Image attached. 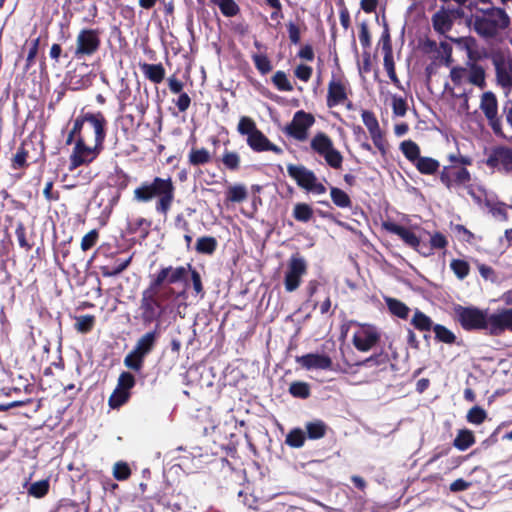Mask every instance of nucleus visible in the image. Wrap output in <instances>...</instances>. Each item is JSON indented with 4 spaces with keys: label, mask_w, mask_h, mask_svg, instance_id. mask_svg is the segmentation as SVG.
Listing matches in <instances>:
<instances>
[{
    "label": "nucleus",
    "mask_w": 512,
    "mask_h": 512,
    "mask_svg": "<svg viewBox=\"0 0 512 512\" xmlns=\"http://www.w3.org/2000/svg\"><path fill=\"white\" fill-rule=\"evenodd\" d=\"M185 278L184 268L163 266L155 274L150 275L148 286L142 291L139 301V319L147 327L160 324L166 314V303L184 294L176 292L173 285Z\"/></svg>",
    "instance_id": "obj_1"
},
{
    "label": "nucleus",
    "mask_w": 512,
    "mask_h": 512,
    "mask_svg": "<svg viewBox=\"0 0 512 512\" xmlns=\"http://www.w3.org/2000/svg\"><path fill=\"white\" fill-rule=\"evenodd\" d=\"M454 320L467 332L486 331L491 336H499L506 330L512 332V308L488 314L476 306L457 304L453 308Z\"/></svg>",
    "instance_id": "obj_2"
},
{
    "label": "nucleus",
    "mask_w": 512,
    "mask_h": 512,
    "mask_svg": "<svg viewBox=\"0 0 512 512\" xmlns=\"http://www.w3.org/2000/svg\"><path fill=\"white\" fill-rule=\"evenodd\" d=\"M176 187L170 176L153 177L140 183L133 191V200L137 203H150L155 200V211L167 216L175 199Z\"/></svg>",
    "instance_id": "obj_3"
},
{
    "label": "nucleus",
    "mask_w": 512,
    "mask_h": 512,
    "mask_svg": "<svg viewBox=\"0 0 512 512\" xmlns=\"http://www.w3.org/2000/svg\"><path fill=\"white\" fill-rule=\"evenodd\" d=\"M474 31L485 39H493L511 23L506 11L499 7L477 8L469 19Z\"/></svg>",
    "instance_id": "obj_4"
},
{
    "label": "nucleus",
    "mask_w": 512,
    "mask_h": 512,
    "mask_svg": "<svg viewBox=\"0 0 512 512\" xmlns=\"http://www.w3.org/2000/svg\"><path fill=\"white\" fill-rule=\"evenodd\" d=\"M100 47V29L83 28L78 32L76 36L73 58L81 60L92 57L99 51Z\"/></svg>",
    "instance_id": "obj_5"
},
{
    "label": "nucleus",
    "mask_w": 512,
    "mask_h": 512,
    "mask_svg": "<svg viewBox=\"0 0 512 512\" xmlns=\"http://www.w3.org/2000/svg\"><path fill=\"white\" fill-rule=\"evenodd\" d=\"M311 149L319 156L323 157L326 164L339 170L342 168L343 156L339 150L334 147L332 139L324 132H318L310 142Z\"/></svg>",
    "instance_id": "obj_6"
},
{
    "label": "nucleus",
    "mask_w": 512,
    "mask_h": 512,
    "mask_svg": "<svg viewBox=\"0 0 512 512\" xmlns=\"http://www.w3.org/2000/svg\"><path fill=\"white\" fill-rule=\"evenodd\" d=\"M103 150L104 145L94 142L93 146H88L85 137H79L69 156V170L74 171L81 166H88L97 159Z\"/></svg>",
    "instance_id": "obj_7"
},
{
    "label": "nucleus",
    "mask_w": 512,
    "mask_h": 512,
    "mask_svg": "<svg viewBox=\"0 0 512 512\" xmlns=\"http://www.w3.org/2000/svg\"><path fill=\"white\" fill-rule=\"evenodd\" d=\"M287 172L296 184L307 192L317 195L326 193V187L318 181L316 174L304 165L288 164Z\"/></svg>",
    "instance_id": "obj_8"
},
{
    "label": "nucleus",
    "mask_w": 512,
    "mask_h": 512,
    "mask_svg": "<svg viewBox=\"0 0 512 512\" xmlns=\"http://www.w3.org/2000/svg\"><path fill=\"white\" fill-rule=\"evenodd\" d=\"M307 261L299 255L293 254L287 263V270L284 275V287L286 292H294L302 282V277L307 274Z\"/></svg>",
    "instance_id": "obj_9"
},
{
    "label": "nucleus",
    "mask_w": 512,
    "mask_h": 512,
    "mask_svg": "<svg viewBox=\"0 0 512 512\" xmlns=\"http://www.w3.org/2000/svg\"><path fill=\"white\" fill-rule=\"evenodd\" d=\"M480 109L485 115L488 125L492 129L493 133L498 137H505L502 120L498 115V101L493 92H485L481 96Z\"/></svg>",
    "instance_id": "obj_10"
},
{
    "label": "nucleus",
    "mask_w": 512,
    "mask_h": 512,
    "mask_svg": "<svg viewBox=\"0 0 512 512\" xmlns=\"http://www.w3.org/2000/svg\"><path fill=\"white\" fill-rule=\"evenodd\" d=\"M441 183L449 190L466 187L471 181V174L465 168L455 164L444 166L440 172Z\"/></svg>",
    "instance_id": "obj_11"
},
{
    "label": "nucleus",
    "mask_w": 512,
    "mask_h": 512,
    "mask_svg": "<svg viewBox=\"0 0 512 512\" xmlns=\"http://www.w3.org/2000/svg\"><path fill=\"white\" fill-rule=\"evenodd\" d=\"M315 118L303 110L295 112L292 121L285 127L284 132L298 141H305L308 130L314 124Z\"/></svg>",
    "instance_id": "obj_12"
},
{
    "label": "nucleus",
    "mask_w": 512,
    "mask_h": 512,
    "mask_svg": "<svg viewBox=\"0 0 512 512\" xmlns=\"http://www.w3.org/2000/svg\"><path fill=\"white\" fill-rule=\"evenodd\" d=\"M361 118L369 131L374 146L378 149L380 154L385 157L388 151V144L374 112L370 110H363Z\"/></svg>",
    "instance_id": "obj_13"
},
{
    "label": "nucleus",
    "mask_w": 512,
    "mask_h": 512,
    "mask_svg": "<svg viewBox=\"0 0 512 512\" xmlns=\"http://www.w3.org/2000/svg\"><path fill=\"white\" fill-rule=\"evenodd\" d=\"M349 84L343 77L332 76L328 83L326 105L328 108H334L344 105L348 101Z\"/></svg>",
    "instance_id": "obj_14"
},
{
    "label": "nucleus",
    "mask_w": 512,
    "mask_h": 512,
    "mask_svg": "<svg viewBox=\"0 0 512 512\" xmlns=\"http://www.w3.org/2000/svg\"><path fill=\"white\" fill-rule=\"evenodd\" d=\"M382 226L384 230L397 235L407 246L413 248L419 253H421L423 247H426V244L422 243L420 238L409 228L392 221H385Z\"/></svg>",
    "instance_id": "obj_15"
},
{
    "label": "nucleus",
    "mask_w": 512,
    "mask_h": 512,
    "mask_svg": "<svg viewBox=\"0 0 512 512\" xmlns=\"http://www.w3.org/2000/svg\"><path fill=\"white\" fill-rule=\"evenodd\" d=\"M485 163L490 168L512 173V149L504 146L493 148Z\"/></svg>",
    "instance_id": "obj_16"
},
{
    "label": "nucleus",
    "mask_w": 512,
    "mask_h": 512,
    "mask_svg": "<svg viewBox=\"0 0 512 512\" xmlns=\"http://www.w3.org/2000/svg\"><path fill=\"white\" fill-rule=\"evenodd\" d=\"M380 340V334L373 327L363 328L353 335V345L361 352H367Z\"/></svg>",
    "instance_id": "obj_17"
},
{
    "label": "nucleus",
    "mask_w": 512,
    "mask_h": 512,
    "mask_svg": "<svg viewBox=\"0 0 512 512\" xmlns=\"http://www.w3.org/2000/svg\"><path fill=\"white\" fill-rule=\"evenodd\" d=\"M85 120L92 127L94 132V142L104 145L107 135L108 121L101 111L86 112Z\"/></svg>",
    "instance_id": "obj_18"
},
{
    "label": "nucleus",
    "mask_w": 512,
    "mask_h": 512,
    "mask_svg": "<svg viewBox=\"0 0 512 512\" xmlns=\"http://www.w3.org/2000/svg\"><path fill=\"white\" fill-rule=\"evenodd\" d=\"M160 335V324H155L153 329L145 332L138 338L134 348L147 357L155 349Z\"/></svg>",
    "instance_id": "obj_19"
},
{
    "label": "nucleus",
    "mask_w": 512,
    "mask_h": 512,
    "mask_svg": "<svg viewBox=\"0 0 512 512\" xmlns=\"http://www.w3.org/2000/svg\"><path fill=\"white\" fill-rule=\"evenodd\" d=\"M247 145L254 151V152H264V151H271L275 154H282L283 149L274 143H272L261 130L255 131L254 134L249 135L247 137Z\"/></svg>",
    "instance_id": "obj_20"
},
{
    "label": "nucleus",
    "mask_w": 512,
    "mask_h": 512,
    "mask_svg": "<svg viewBox=\"0 0 512 512\" xmlns=\"http://www.w3.org/2000/svg\"><path fill=\"white\" fill-rule=\"evenodd\" d=\"M296 361L308 370H331L333 365L332 359L325 354L308 353L301 357H297Z\"/></svg>",
    "instance_id": "obj_21"
},
{
    "label": "nucleus",
    "mask_w": 512,
    "mask_h": 512,
    "mask_svg": "<svg viewBox=\"0 0 512 512\" xmlns=\"http://www.w3.org/2000/svg\"><path fill=\"white\" fill-rule=\"evenodd\" d=\"M28 158L29 151L26 148V142H22L10 160L11 169L17 171L15 174L16 179H21L25 175L26 170L30 167Z\"/></svg>",
    "instance_id": "obj_22"
},
{
    "label": "nucleus",
    "mask_w": 512,
    "mask_h": 512,
    "mask_svg": "<svg viewBox=\"0 0 512 512\" xmlns=\"http://www.w3.org/2000/svg\"><path fill=\"white\" fill-rule=\"evenodd\" d=\"M109 185L117 189L116 195L111 199L110 204L116 205L121 197L122 191L127 189L130 183V176L122 169H115L109 176Z\"/></svg>",
    "instance_id": "obj_23"
},
{
    "label": "nucleus",
    "mask_w": 512,
    "mask_h": 512,
    "mask_svg": "<svg viewBox=\"0 0 512 512\" xmlns=\"http://www.w3.org/2000/svg\"><path fill=\"white\" fill-rule=\"evenodd\" d=\"M132 255L122 259L113 257L109 263L99 266V270L103 277H114L126 270L132 262Z\"/></svg>",
    "instance_id": "obj_24"
},
{
    "label": "nucleus",
    "mask_w": 512,
    "mask_h": 512,
    "mask_svg": "<svg viewBox=\"0 0 512 512\" xmlns=\"http://www.w3.org/2000/svg\"><path fill=\"white\" fill-rule=\"evenodd\" d=\"M95 75L92 73L79 74L77 71L68 73L67 85L73 91H81L88 89L93 84Z\"/></svg>",
    "instance_id": "obj_25"
},
{
    "label": "nucleus",
    "mask_w": 512,
    "mask_h": 512,
    "mask_svg": "<svg viewBox=\"0 0 512 512\" xmlns=\"http://www.w3.org/2000/svg\"><path fill=\"white\" fill-rule=\"evenodd\" d=\"M139 68L146 79L154 84H160L165 79V68L161 63L149 64L146 62L139 63Z\"/></svg>",
    "instance_id": "obj_26"
},
{
    "label": "nucleus",
    "mask_w": 512,
    "mask_h": 512,
    "mask_svg": "<svg viewBox=\"0 0 512 512\" xmlns=\"http://www.w3.org/2000/svg\"><path fill=\"white\" fill-rule=\"evenodd\" d=\"M176 268H184L185 270V278L180 280L178 283H184L187 285L188 275L190 274L192 287L195 295H199L201 298L204 297L205 291L202 283V278L200 273L192 267L191 264H186V266H177Z\"/></svg>",
    "instance_id": "obj_27"
},
{
    "label": "nucleus",
    "mask_w": 512,
    "mask_h": 512,
    "mask_svg": "<svg viewBox=\"0 0 512 512\" xmlns=\"http://www.w3.org/2000/svg\"><path fill=\"white\" fill-rule=\"evenodd\" d=\"M432 24L436 32L445 34L452 29L453 20L446 11L440 10L432 16Z\"/></svg>",
    "instance_id": "obj_28"
},
{
    "label": "nucleus",
    "mask_w": 512,
    "mask_h": 512,
    "mask_svg": "<svg viewBox=\"0 0 512 512\" xmlns=\"http://www.w3.org/2000/svg\"><path fill=\"white\" fill-rule=\"evenodd\" d=\"M467 65L469 67L468 82L483 89L486 86L484 68L477 64L476 61H470Z\"/></svg>",
    "instance_id": "obj_29"
},
{
    "label": "nucleus",
    "mask_w": 512,
    "mask_h": 512,
    "mask_svg": "<svg viewBox=\"0 0 512 512\" xmlns=\"http://www.w3.org/2000/svg\"><path fill=\"white\" fill-rule=\"evenodd\" d=\"M413 165L423 175H434L440 168L439 161L428 156H420Z\"/></svg>",
    "instance_id": "obj_30"
},
{
    "label": "nucleus",
    "mask_w": 512,
    "mask_h": 512,
    "mask_svg": "<svg viewBox=\"0 0 512 512\" xmlns=\"http://www.w3.org/2000/svg\"><path fill=\"white\" fill-rule=\"evenodd\" d=\"M476 442L474 433L469 429H460L453 440V446L459 451H465Z\"/></svg>",
    "instance_id": "obj_31"
},
{
    "label": "nucleus",
    "mask_w": 512,
    "mask_h": 512,
    "mask_svg": "<svg viewBox=\"0 0 512 512\" xmlns=\"http://www.w3.org/2000/svg\"><path fill=\"white\" fill-rule=\"evenodd\" d=\"M306 437L310 440H319L323 438L328 430L327 424L320 419L307 422L305 425Z\"/></svg>",
    "instance_id": "obj_32"
},
{
    "label": "nucleus",
    "mask_w": 512,
    "mask_h": 512,
    "mask_svg": "<svg viewBox=\"0 0 512 512\" xmlns=\"http://www.w3.org/2000/svg\"><path fill=\"white\" fill-rule=\"evenodd\" d=\"M212 161L211 153L204 147H192L188 154V163L191 166H202Z\"/></svg>",
    "instance_id": "obj_33"
},
{
    "label": "nucleus",
    "mask_w": 512,
    "mask_h": 512,
    "mask_svg": "<svg viewBox=\"0 0 512 512\" xmlns=\"http://www.w3.org/2000/svg\"><path fill=\"white\" fill-rule=\"evenodd\" d=\"M385 303L389 312L393 316L403 320H406L409 317L410 308L401 300L392 297H386Z\"/></svg>",
    "instance_id": "obj_34"
},
{
    "label": "nucleus",
    "mask_w": 512,
    "mask_h": 512,
    "mask_svg": "<svg viewBox=\"0 0 512 512\" xmlns=\"http://www.w3.org/2000/svg\"><path fill=\"white\" fill-rule=\"evenodd\" d=\"M330 197L333 204L341 209H350L352 207V200L350 196L338 187H330Z\"/></svg>",
    "instance_id": "obj_35"
},
{
    "label": "nucleus",
    "mask_w": 512,
    "mask_h": 512,
    "mask_svg": "<svg viewBox=\"0 0 512 512\" xmlns=\"http://www.w3.org/2000/svg\"><path fill=\"white\" fill-rule=\"evenodd\" d=\"M151 222L143 217H138L128 223L127 231L130 234H139L141 239H145L149 234Z\"/></svg>",
    "instance_id": "obj_36"
},
{
    "label": "nucleus",
    "mask_w": 512,
    "mask_h": 512,
    "mask_svg": "<svg viewBox=\"0 0 512 512\" xmlns=\"http://www.w3.org/2000/svg\"><path fill=\"white\" fill-rule=\"evenodd\" d=\"M448 245V240L444 234L441 232H434L430 236V244L423 247L421 254L424 256H429L436 249H445Z\"/></svg>",
    "instance_id": "obj_37"
},
{
    "label": "nucleus",
    "mask_w": 512,
    "mask_h": 512,
    "mask_svg": "<svg viewBox=\"0 0 512 512\" xmlns=\"http://www.w3.org/2000/svg\"><path fill=\"white\" fill-rule=\"evenodd\" d=\"M411 324L420 332H429L433 329L435 324H433L432 319L426 315L424 312L420 310H416L412 319Z\"/></svg>",
    "instance_id": "obj_38"
},
{
    "label": "nucleus",
    "mask_w": 512,
    "mask_h": 512,
    "mask_svg": "<svg viewBox=\"0 0 512 512\" xmlns=\"http://www.w3.org/2000/svg\"><path fill=\"white\" fill-rule=\"evenodd\" d=\"M218 246V242L215 237L202 236L197 239L195 250L199 254L212 255Z\"/></svg>",
    "instance_id": "obj_39"
},
{
    "label": "nucleus",
    "mask_w": 512,
    "mask_h": 512,
    "mask_svg": "<svg viewBox=\"0 0 512 512\" xmlns=\"http://www.w3.org/2000/svg\"><path fill=\"white\" fill-rule=\"evenodd\" d=\"M145 358L146 357L143 354L133 347V349L125 356L124 365L130 370L139 372L144 366Z\"/></svg>",
    "instance_id": "obj_40"
},
{
    "label": "nucleus",
    "mask_w": 512,
    "mask_h": 512,
    "mask_svg": "<svg viewBox=\"0 0 512 512\" xmlns=\"http://www.w3.org/2000/svg\"><path fill=\"white\" fill-rule=\"evenodd\" d=\"M306 433L299 427L291 429L285 438V444L291 448H301L306 441Z\"/></svg>",
    "instance_id": "obj_41"
},
{
    "label": "nucleus",
    "mask_w": 512,
    "mask_h": 512,
    "mask_svg": "<svg viewBox=\"0 0 512 512\" xmlns=\"http://www.w3.org/2000/svg\"><path fill=\"white\" fill-rule=\"evenodd\" d=\"M219 160L225 169L229 171H237L240 169L241 157L236 151L225 149Z\"/></svg>",
    "instance_id": "obj_42"
},
{
    "label": "nucleus",
    "mask_w": 512,
    "mask_h": 512,
    "mask_svg": "<svg viewBox=\"0 0 512 512\" xmlns=\"http://www.w3.org/2000/svg\"><path fill=\"white\" fill-rule=\"evenodd\" d=\"M314 215L313 208L307 203H296L293 208L292 216L298 222L307 223L312 220Z\"/></svg>",
    "instance_id": "obj_43"
},
{
    "label": "nucleus",
    "mask_w": 512,
    "mask_h": 512,
    "mask_svg": "<svg viewBox=\"0 0 512 512\" xmlns=\"http://www.w3.org/2000/svg\"><path fill=\"white\" fill-rule=\"evenodd\" d=\"M400 150L408 161L414 164L420 155V147L412 140H405L400 144Z\"/></svg>",
    "instance_id": "obj_44"
},
{
    "label": "nucleus",
    "mask_w": 512,
    "mask_h": 512,
    "mask_svg": "<svg viewBox=\"0 0 512 512\" xmlns=\"http://www.w3.org/2000/svg\"><path fill=\"white\" fill-rule=\"evenodd\" d=\"M289 393L298 399H307L311 395V387L309 383L304 381H294L289 386Z\"/></svg>",
    "instance_id": "obj_45"
},
{
    "label": "nucleus",
    "mask_w": 512,
    "mask_h": 512,
    "mask_svg": "<svg viewBox=\"0 0 512 512\" xmlns=\"http://www.w3.org/2000/svg\"><path fill=\"white\" fill-rule=\"evenodd\" d=\"M210 2L217 5L225 17H234L240 12V8L234 0H210Z\"/></svg>",
    "instance_id": "obj_46"
},
{
    "label": "nucleus",
    "mask_w": 512,
    "mask_h": 512,
    "mask_svg": "<svg viewBox=\"0 0 512 512\" xmlns=\"http://www.w3.org/2000/svg\"><path fill=\"white\" fill-rule=\"evenodd\" d=\"M248 197L247 189L242 184L230 186L226 192V198L233 203H241Z\"/></svg>",
    "instance_id": "obj_47"
},
{
    "label": "nucleus",
    "mask_w": 512,
    "mask_h": 512,
    "mask_svg": "<svg viewBox=\"0 0 512 512\" xmlns=\"http://www.w3.org/2000/svg\"><path fill=\"white\" fill-rule=\"evenodd\" d=\"M435 333V340L445 344H454L456 341L455 334L447 327L441 324H435L432 329Z\"/></svg>",
    "instance_id": "obj_48"
},
{
    "label": "nucleus",
    "mask_w": 512,
    "mask_h": 512,
    "mask_svg": "<svg viewBox=\"0 0 512 512\" xmlns=\"http://www.w3.org/2000/svg\"><path fill=\"white\" fill-rule=\"evenodd\" d=\"M50 483L49 480L44 479L37 482L32 483L29 488L27 489V492L30 496L34 498H43L46 496L49 492Z\"/></svg>",
    "instance_id": "obj_49"
},
{
    "label": "nucleus",
    "mask_w": 512,
    "mask_h": 512,
    "mask_svg": "<svg viewBox=\"0 0 512 512\" xmlns=\"http://www.w3.org/2000/svg\"><path fill=\"white\" fill-rule=\"evenodd\" d=\"M457 43L463 44L470 61H478L480 59V54L477 50V41L473 37L460 38L457 40Z\"/></svg>",
    "instance_id": "obj_50"
},
{
    "label": "nucleus",
    "mask_w": 512,
    "mask_h": 512,
    "mask_svg": "<svg viewBox=\"0 0 512 512\" xmlns=\"http://www.w3.org/2000/svg\"><path fill=\"white\" fill-rule=\"evenodd\" d=\"M383 62H384V67L388 73V76L391 80V82L399 87L400 86V80L396 74V70H395V63H394V59H393V51L389 49V51H387V53L384 54V59H383Z\"/></svg>",
    "instance_id": "obj_51"
},
{
    "label": "nucleus",
    "mask_w": 512,
    "mask_h": 512,
    "mask_svg": "<svg viewBox=\"0 0 512 512\" xmlns=\"http://www.w3.org/2000/svg\"><path fill=\"white\" fill-rule=\"evenodd\" d=\"M252 60L261 75H266L273 69L271 60L266 54H253Z\"/></svg>",
    "instance_id": "obj_52"
},
{
    "label": "nucleus",
    "mask_w": 512,
    "mask_h": 512,
    "mask_svg": "<svg viewBox=\"0 0 512 512\" xmlns=\"http://www.w3.org/2000/svg\"><path fill=\"white\" fill-rule=\"evenodd\" d=\"M95 322L96 318L94 315H81L76 318L75 329L82 334L89 333L92 331Z\"/></svg>",
    "instance_id": "obj_53"
},
{
    "label": "nucleus",
    "mask_w": 512,
    "mask_h": 512,
    "mask_svg": "<svg viewBox=\"0 0 512 512\" xmlns=\"http://www.w3.org/2000/svg\"><path fill=\"white\" fill-rule=\"evenodd\" d=\"M450 268L459 280L465 279L470 273V265L462 259H453Z\"/></svg>",
    "instance_id": "obj_54"
},
{
    "label": "nucleus",
    "mask_w": 512,
    "mask_h": 512,
    "mask_svg": "<svg viewBox=\"0 0 512 512\" xmlns=\"http://www.w3.org/2000/svg\"><path fill=\"white\" fill-rule=\"evenodd\" d=\"M130 397L131 393H127L115 388L108 399V404L112 409H118L126 404Z\"/></svg>",
    "instance_id": "obj_55"
},
{
    "label": "nucleus",
    "mask_w": 512,
    "mask_h": 512,
    "mask_svg": "<svg viewBox=\"0 0 512 512\" xmlns=\"http://www.w3.org/2000/svg\"><path fill=\"white\" fill-rule=\"evenodd\" d=\"M272 83L279 91L290 92L293 90V85L287 78V75L284 71L278 70L272 76Z\"/></svg>",
    "instance_id": "obj_56"
},
{
    "label": "nucleus",
    "mask_w": 512,
    "mask_h": 512,
    "mask_svg": "<svg viewBox=\"0 0 512 512\" xmlns=\"http://www.w3.org/2000/svg\"><path fill=\"white\" fill-rule=\"evenodd\" d=\"M496 78L498 83L503 87L512 85V72L508 70L502 63L495 64Z\"/></svg>",
    "instance_id": "obj_57"
},
{
    "label": "nucleus",
    "mask_w": 512,
    "mask_h": 512,
    "mask_svg": "<svg viewBox=\"0 0 512 512\" xmlns=\"http://www.w3.org/2000/svg\"><path fill=\"white\" fill-rule=\"evenodd\" d=\"M135 384V376L130 372L124 371L119 375L116 388L121 391L131 393L130 391L135 386Z\"/></svg>",
    "instance_id": "obj_58"
},
{
    "label": "nucleus",
    "mask_w": 512,
    "mask_h": 512,
    "mask_svg": "<svg viewBox=\"0 0 512 512\" xmlns=\"http://www.w3.org/2000/svg\"><path fill=\"white\" fill-rule=\"evenodd\" d=\"M257 130H258V128L256 126V123L252 118H250L248 116H242L240 118L238 126H237V131L241 135H247V137H249V135L254 134L255 131H257Z\"/></svg>",
    "instance_id": "obj_59"
},
{
    "label": "nucleus",
    "mask_w": 512,
    "mask_h": 512,
    "mask_svg": "<svg viewBox=\"0 0 512 512\" xmlns=\"http://www.w3.org/2000/svg\"><path fill=\"white\" fill-rule=\"evenodd\" d=\"M113 476L118 481H125L131 476V469L126 462L119 461L114 464Z\"/></svg>",
    "instance_id": "obj_60"
},
{
    "label": "nucleus",
    "mask_w": 512,
    "mask_h": 512,
    "mask_svg": "<svg viewBox=\"0 0 512 512\" xmlns=\"http://www.w3.org/2000/svg\"><path fill=\"white\" fill-rule=\"evenodd\" d=\"M487 417L486 411L480 406L472 407L467 414V421L472 424H481Z\"/></svg>",
    "instance_id": "obj_61"
},
{
    "label": "nucleus",
    "mask_w": 512,
    "mask_h": 512,
    "mask_svg": "<svg viewBox=\"0 0 512 512\" xmlns=\"http://www.w3.org/2000/svg\"><path fill=\"white\" fill-rule=\"evenodd\" d=\"M15 234L19 243V246L26 251L32 249V244H30L26 238V228L23 222L19 221L16 225Z\"/></svg>",
    "instance_id": "obj_62"
},
{
    "label": "nucleus",
    "mask_w": 512,
    "mask_h": 512,
    "mask_svg": "<svg viewBox=\"0 0 512 512\" xmlns=\"http://www.w3.org/2000/svg\"><path fill=\"white\" fill-rule=\"evenodd\" d=\"M388 362V355L386 353H378L371 355L370 357L363 360L360 365L365 367L381 366Z\"/></svg>",
    "instance_id": "obj_63"
},
{
    "label": "nucleus",
    "mask_w": 512,
    "mask_h": 512,
    "mask_svg": "<svg viewBox=\"0 0 512 512\" xmlns=\"http://www.w3.org/2000/svg\"><path fill=\"white\" fill-rule=\"evenodd\" d=\"M99 233L96 229L89 231L85 234L81 240V249L83 251H88L93 248L98 241Z\"/></svg>",
    "instance_id": "obj_64"
}]
</instances>
